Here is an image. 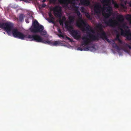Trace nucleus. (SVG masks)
<instances>
[{"mask_svg": "<svg viewBox=\"0 0 131 131\" xmlns=\"http://www.w3.org/2000/svg\"><path fill=\"white\" fill-rule=\"evenodd\" d=\"M12 33L14 37L22 40H27L28 39H29L30 41H33L37 42H41L53 46H57L60 43L58 41H52L48 39L44 40L40 36L37 34L32 35L24 34L19 31L17 29H13L12 30Z\"/></svg>", "mask_w": 131, "mask_h": 131, "instance_id": "obj_1", "label": "nucleus"}, {"mask_svg": "<svg viewBox=\"0 0 131 131\" xmlns=\"http://www.w3.org/2000/svg\"><path fill=\"white\" fill-rule=\"evenodd\" d=\"M110 0H103L102 2L105 4L106 6H108L106 7L107 10L106 12H107L105 13L104 15V18L103 21L105 24L108 26H113L114 25L113 20L111 18H110L107 21V19L109 18L112 14V9L111 6H109L110 3Z\"/></svg>", "mask_w": 131, "mask_h": 131, "instance_id": "obj_2", "label": "nucleus"}, {"mask_svg": "<svg viewBox=\"0 0 131 131\" xmlns=\"http://www.w3.org/2000/svg\"><path fill=\"white\" fill-rule=\"evenodd\" d=\"M87 36L89 37L88 38L86 36H84L82 37V39L83 41L82 42L81 44L82 46L84 45L88 46L91 42L95 40H99L98 36L95 35L90 33L88 34Z\"/></svg>", "mask_w": 131, "mask_h": 131, "instance_id": "obj_3", "label": "nucleus"}, {"mask_svg": "<svg viewBox=\"0 0 131 131\" xmlns=\"http://www.w3.org/2000/svg\"><path fill=\"white\" fill-rule=\"evenodd\" d=\"M76 9H77L75 10L78 16L79 17L78 20L76 23V26L80 28H81L83 25L84 27H86L87 30H89V26L86 22L82 19V15L80 12L79 11L78 9L77 8Z\"/></svg>", "mask_w": 131, "mask_h": 131, "instance_id": "obj_4", "label": "nucleus"}, {"mask_svg": "<svg viewBox=\"0 0 131 131\" xmlns=\"http://www.w3.org/2000/svg\"><path fill=\"white\" fill-rule=\"evenodd\" d=\"M33 27L30 28V31L33 33L39 32L44 29L43 26L39 24L38 21L35 20L33 23Z\"/></svg>", "mask_w": 131, "mask_h": 131, "instance_id": "obj_5", "label": "nucleus"}, {"mask_svg": "<svg viewBox=\"0 0 131 131\" xmlns=\"http://www.w3.org/2000/svg\"><path fill=\"white\" fill-rule=\"evenodd\" d=\"M61 8L60 7L56 6L53 8V10L57 12V13H54V15L60 18L59 19V23L61 25H63L64 22L66 20V18L65 17L63 16L61 19L62 16L61 13Z\"/></svg>", "mask_w": 131, "mask_h": 131, "instance_id": "obj_6", "label": "nucleus"}, {"mask_svg": "<svg viewBox=\"0 0 131 131\" xmlns=\"http://www.w3.org/2000/svg\"><path fill=\"white\" fill-rule=\"evenodd\" d=\"M97 28L99 29L100 32L101 34H99L100 36V37L104 40L105 39L109 43H111V41H110L109 39L107 38L106 36V34L105 31L104 30L103 28L104 27V26L101 24H98L96 26Z\"/></svg>", "mask_w": 131, "mask_h": 131, "instance_id": "obj_7", "label": "nucleus"}, {"mask_svg": "<svg viewBox=\"0 0 131 131\" xmlns=\"http://www.w3.org/2000/svg\"><path fill=\"white\" fill-rule=\"evenodd\" d=\"M75 0H59V2L67 6L68 4H70V9H73L74 10L77 9L76 8H79V7L76 5V3L74 2Z\"/></svg>", "mask_w": 131, "mask_h": 131, "instance_id": "obj_8", "label": "nucleus"}, {"mask_svg": "<svg viewBox=\"0 0 131 131\" xmlns=\"http://www.w3.org/2000/svg\"><path fill=\"white\" fill-rule=\"evenodd\" d=\"M13 25V23L10 22L2 24L0 23V28L4 29L7 32H10L12 30Z\"/></svg>", "mask_w": 131, "mask_h": 131, "instance_id": "obj_9", "label": "nucleus"}, {"mask_svg": "<svg viewBox=\"0 0 131 131\" xmlns=\"http://www.w3.org/2000/svg\"><path fill=\"white\" fill-rule=\"evenodd\" d=\"M69 30L74 39L78 40L81 38V34L79 31L77 30H73V28L72 26H69Z\"/></svg>", "mask_w": 131, "mask_h": 131, "instance_id": "obj_10", "label": "nucleus"}, {"mask_svg": "<svg viewBox=\"0 0 131 131\" xmlns=\"http://www.w3.org/2000/svg\"><path fill=\"white\" fill-rule=\"evenodd\" d=\"M120 29L121 31V35H126L127 39L128 40H131V33L129 32V30H125L124 31L123 29L122 28H120Z\"/></svg>", "mask_w": 131, "mask_h": 131, "instance_id": "obj_11", "label": "nucleus"}, {"mask_svg": "<svg viewBox=\"0 0 131 131\" xmlns=\"http://www.w3.org/2000/svg\"><path fill=\"white\" fill-rule=\"evenodd\" d=\"M102 9L101 5L99 3H97L94 6V14L96 15L100 14Z\"/></svg>", "mask_w": 131, "mask_h": 131, "instance_id": "obj_12", "label": "nucleus"}, {"mask_svg": "<svg viewBox=\"0 0 131 131\" xmlns=\"http://www.w3.org/2000/svg\"><path fill=\"white\" fill-rule=\"evenodd\" d=\"M80 2L82 5L88 6L90 4V0H80Z\"/></svg>", "mask_w": 131, "mask_h": 131, "instance_id": "obj_13", "label": "nucleus"}, {"mask_svg": "<svg viewBox=\"0 0 131 131\" xmlns=\"http://www.w3.org/2000/svg\"><path fill=\"white\" fill-rule=\"evenodd\" d=\"M113 42L112 44V47L115 48L117 50H120L121 49V48L118 46L115 43L114 41H113Z\"/></svg>", "mask_w": 131, "mask_h": 131, "instance_id": "obj_14", "label": "nucleus"}, {"mask_svg": "<svg viewBox=\"0 0 131 131\" xmlns=\"http://www.w3.org/2000/svg\"><path fill=\"white\" fill-rule=\"evenodd\" d=\"M128 47L129 49H131V46L128 45V44L127 43H126L122 48V49L124 51L126 52L127 51V48Z\"/></svg>", "mask_w": 131, "mask_h": 131, "instance_id": "obj_15", "label": "nucleus"}, {"mask_svg": "<svg viewBox=\"0 0 131 131\" xmlns=\"http://www.w3.org/2000/svg\"><path fill=\"white\" fill-rule=\"evenodd\" d=\"M69 23H73L75 18L74 16H70L69 17Z\"/></svg>", "mask_w": 131, "mask_h": 131, "instance_id": "obj_16", "label": "nucleus"}, {"mask_svg": "<svg viewBox=\"0 0 131 131\" xmlns=\"http://www.w3.org/2000/svg\"><path fill=\"white\" fill-rule=\"evenodd\" d=\"M117 18L119 19V21H123L124 20L123 16L122 15H118Z\"/></svg>", "mask_w": 131, "mask_h": 131, "instance_id": "obj_17", "label": "nucleus"}, {"mask_svg": "<svg viewBox=\"0 0 131 131\" xmlns=\"http://www.w3.org/2000/svg\"><path fill=\"white\" fill-rule=\"evenodd\" d=\"M126 18L129 22L130 24H131V15H127Z\"/></svg>", "mask_w": 131, "mask_h": 131, "instance_id": "obj_18", "label": "nucleus"}, {"mask_svg": "<svg viewBox=\"0 0 131 131\" xmlns=\"http://www.w3.org/2000/svg\"><path fill=\"white\" fill-rule=\"evenodd\" d=\"M39 33L40 35L42 36L46 35L47 34L46 31L45 30H42L41 31H40Z\"/></svg>", "mask_w": 131, "mask_h": 131, "instance_id": "obj_19", "label": "nucleus"}, {"mask_svg": "<svg viewBox=\"0 0 131 131\" xmlns=\"http://www.w3.org/2000/svg\"><path fill=\"white\" fill-rule=\"evenodd\" d=\"M23 14H20L19 16V20L21 22L23 19Z\"/></svg>", "mask_w": 131, "mask_h": 131, "instance_id": "obj_20", "label": "nucleus"}, {"mask_svg": "<svg viewBox=\"0 0 131 131\" xmlns=\"http://www.w3.org/2000/svg\"><path fill=\"white\" fill-rule=\"evenodd\" d=\"M49 16L51 19H54V18L53 17V15L51 14V13H49L48 14Z\"/></svg>", "mask_w": 131, "mask_h": 131, "instance_id": "obj_21", "label": "nucleus"}, {"mask_svg": "<svg viewBox=\"0 0 131 131\" xmlns=\"http://www.w3.org/2000/svg\"><path fill=\"white\" fill-rule=\"evenodd\" d=\"M85 16L86 17L89 19H91V17L90 15L88 13H87L85 14Z\"/></svg>", "mask_w": 131, "mask_h": 131, "instance_id": "obj_22", "label": "nucleus"}, {"mask_svg": "<svg viewBox=\"0 0 131 131\" xmlns=\"http://www.w3.org/2000/svg\"><path fill=\"white\" fill-rule=\"evenodd\" d=\"M90 47L89 46H88L86 47H85L84 48V50L86 51H88L89 50L90 48Z\"/></svg>", "mask_w": 131, "mask_h": 131, "instance_id": "obj_23", "label": "nucleus"}, {"mask_svg": "<svg viewBox=\"0 0 131 131\" xmlns=\"http://www.w3.org/2000/svg\"><path fill=\"white\" fill-rule=\"evenodd\" d=\"M121 7L123 8L124 9H126L127 7L125 5H124V4H121Z\"/></svg>", "mask_w": 131, "mask_h": 131, "instance_id": "obj_24", "label": "nucleus"}, {"mask_svg": "<svg viewBox=\"0 0 131 131\" xmlns=\"http://www.w3.org/2000/svg\"><path fill=\"white\" fill-rule=\"evenodd\" d=\"M54 19H49L48 20L49 22V23H52L53 24H54V21H53Z\"/></svg>", "mask_w": 131, "mask_h": 131, "instance_id": "obj_25", "label": "nucleus"}, {"mask_svg": "<svg viewBox=\"0 0 131 131\" xmlns=\"http://www.w3.org/2000/svg\"><path fill=\"white\" fill-rule=\"evenodd\" d=\"M119 35L118 34H117L116 36V38L115 39V40H118V39H120L119 38Z\"/></svg>", "mask_w": 131, "mask_h": 131, "instance_id": "obj_26", "label": "nucleus"}, {"mask_svg": "<svg viewBox=\"0 0 131 131\" xmlns=\"http://www.w3.org/2000/svg\"><path fill=\"white\" fill-rule=\"evenodd\" d=\"M85 8L83 7H82L81 8L80 10L81 12L83 13L84 12Z\"/></svg>", "mask_w": 131, "mask_h": 131, "instance_id": "obj_27", "label": "nucleus"}, {"mask_svg": "<svg viewBox=\"0 0 131 131\" xmlns=\"http://www.w3.org/2000/svg\"><path fill=\"white\" fill-rule=\"evenodd\" d=\"M114 6L115 8H118L119 7V5L117 3H115L114 4Z\"/></svg>", "mask_w": 131, "mask_h": 131, "instance_id": "obj_28", "label": "nucleus"}, {"mask_svg": "<svg viewBox=\"0 0 131 131\" xmlns=\"http://www.w3.org/2000/svg\"><path fill=\"white\" fill-rule=\"evenodd\" d=\"M66 38L68 40H69L71 42H72L73 41L70 38H69V37L66 36Z\"/></svg>", "mask_w": 131, "mask_h": 131, "instance_id": "obj_29", "label": "nucleus"}, {"mask_svg": "<svg viewBox=\"0 0 131 131\" xmlns=\"http://www.w3.org/2000/svg\"><path fill=\"white\" fill-rule=\"evenodd\" d=\"M59 36L60 37H62L63 38H64V36H63V35H62V34H60L59 35Z\"/></svg>", "mask_w": 131, "mask_h": 131, "instance_id": "obj_30", "label": "nucleus"}, {"mask_svg": "<svg viewBox=\"0 0 131 131\" xmlns=\"http://www.w3.org/2000/svg\"><path fill=\"white\" fill-rule=\"evenodd\" d=\"M46 6V5L45 4H43L41 5V7L42 8L45 7Z\"/></svg>", "mask_w": 131, "mask_h": 131, "instance_id": "obj_31", "label": "nucleus"}, {"mask_svg": "<svg viewBox=\"0 0 131 131\" xmlns=\"http://www.w3.org/2000/svg\"><path fill=\"white\" fill-rule=\"evenodd\" d=\"M118 41L119 43H120L121 44H122V41L120 39L117 40Z\"/></svg>", "mask_w": 131, "mask_h": 131, "instance_id": "obj_32", "label": "nucleus"}, {"mask_svg": "<svg viewBox=\"0 0 131 131\" xmlns=\"http://www.w3.org/2000/svg\"><path fill=\"white\" fill-rule=\"evenodd\" d=\"M78 49L81 51H82L83 50V49L81 48L80 47L78 48Z\"/></svg>", "mask_w": 131, "mask_h": 131, "instance_id": "obj_33", "label": "nucleus"}, {"mask_svg": "<svg viewBox=\"0 0 131 131\" xmlns=\"http://www.w3.org/2000/svg\"><path fill=\"white\" fill-rule=\"evenodd\" d=\"M123 27L124 28H128V26H126L125 25H123Z\"/></svg>", "mask_w": 131, "mask_h": 131, "instance_id": "obj_34", "label": "nucleus"}, {"mask_svg": "<svg viewBox=\"0 0 131 131\" xmlns=\"http://www.w3.org/2000/svg\"><path fill=\"white\" fill-rule=\"evenodd\" d=\"M25 21L27 23H29L28 19H25Z\"/></svg>", "mask_w": 131, "mask_h": 131, "instance_id": "obj_35", "label": "nucleus"}, {"mask_svg": "<svg viewBox=\"0 0 131 131\" xmlns=\"http://www.w3.org/2000/svg\"><path fill=\"white\" fill-rule=\"evenodd\" d=\"M58 32H59V33H60V34H62V33L61 32L60 29H59L58 30Z\"/></svg>", "mask_w": 131, "mask_h": 131, "instance_id": "obj_36", "label": "nucleus"}, {"mask_svg": "<svg viewBox=\"0 0 131 131\" xmlns=\"http://www.w3.org/2000/svg\"><path fill=\"white\" fill-rule=\"evenodd\" d=\"M128 3L129 4V6L131 7V1Z\"/></svg>", "mask_w": 131, "mask_h": 131, "instance_id": "obj_37", "label": "nucleus"}, {"mask_svg": "<svg viewBox=\"0 0 131 131\" xmlns=\"http://www.w3.org/2000/svg\"><path fill=\"white\" fill-rule=\"evenodd\" d=\"M127 1H125L124 2V3L125 5H126L127 3Z\"/></svg>", "mask_w": 131, "mask_h": 131, "instance_id": "obj_38", "label": "nucleus"}, {"mask_svg": "<svg viewBox=\"0 0 131 131\" xmlns=\"http://www.w3.org/2000/svg\"><path fill=\"white\" fill-rule=\"evenodd\" d=\"M23 1L25 2H27L29 1V0H23Z\"/></svg>", "mask_w": 131, "mask_h": 131, "instance_id": "obj_39", "label": "nucleus"}, {"mask_svg": "<svg viewBox=\"0 0 131 131\" xmlns=\"http://www.w3.org/2000/svg\"><path fill=\"white\" fill-rule=\"evenodd\" d=\"M46 0H43V1H42V2H43V3H44V2H45L46 1Z\"/></svg>", "mask_w": 131, "mask_h": 131, "instance_id": "obj_40", "label": "nucleus"}]
</instances>
